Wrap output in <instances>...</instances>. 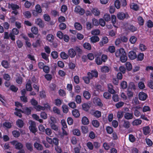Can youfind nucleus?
<instances>
[{
	"label": "nucleus",
	"instance_id": "1",
	"mask_svg": "<svg viewBox=\"0 0 153 153\" xmlns=\"http://www.w3.org/2000/svg\"><path fill=\"white\" fill-rule=\"evenodd\" d=\"M135 86L134 83L131 82L129 85V86L127 89L126 94L128 97L129 99H130L133 96V93L132 92V89H135Z\"/></svg>",
	"mask_w": 153,
	"mask_h": 153
},
{
	"label": "nucleus",
	"instance_id": "2",
	"mask_svg": "<svg viewBox=\"0 0 153 153\" xmlns=\"http://www.w3.org/2000/svg\"><path fill=\"white\" fill-rule=\"evenodd\" d=\"M117 17L120 20H123L124 19H128L129 16L127 13H124L122 12H119L117 14Z\"/></svg>",
	"mask_w": 153,
	"mask_h": 153
},
{
	"label": "nucleus",
	"instance_id": "3",
	"mask_svg": "<svg viewBox=\"0 0 153 153\" xmlns=\"http://www.w3.org/2000/svg\"><path fill=\"white\" fill-rule=\"evenodd\" d=\"M22 1H25V7L29 8L35 4V0H22Z\"/></svg>",
	"mask_w": 153,
	"mask_h": 153
},
{
	"label": "nucleus",
	"instance_id": "4",
	"mask_svg": "<svg viewBox=\"0 0 153 153\" xmlns=\"http://www.w3.org/2000/svg\"><path fill=\"white\" fill-rule=\"evenodd\" d=\"M29 128L31 132L33 133H35L37 131L35 122L32 121L30 126H29Z\"/></svg>",
	"mask_w": 153,
	"mask_h": 153
},
{
	"label": "nucleus",
	"instance_id": "5",
	"mask_svg": "<svg viewBox=\"0 0 153 153\" xmlns=\"http://www.w3.org/2000/svg\"><path fill=\"white\" fill-rule=\"evenodd\" d=\"M94 103L96 105L99 106L100 107H102L103 106V104L101 102V100L97 97H94L93 99Z\"/></svg>",
	"mask_w": 153,
	"mask_h": 153
},
{
	"label": "nucleus",
	"instance_id": "6",
	"mask_svg": "<svg viewBox=\"0 0 153 153\" xmlns=\"http://www.w3.org/2000/svg\"><path fill=\"white\" fill-rule=\"evenodd\" d=\"M35 23L39 27L43 28L45 27V24L43 21L40 18H37L35 20Z\"/></svg>",
	"mask_w": 153,
	"mask_h": 153
},
{
	"label": "nucleus",
	"instance_id": "7",
	"mask_svg": "<svg viewBox=\"0 0 153 153\" xmlns=\"http://www.w3.org/2000/svg\"><path fill=\"white\" fill-rule=\"evenodd\" d=\"M87 75L90 78L92 79L93 77H98V72L96 70H92L91 72H88Z\"/></svg>",
	"mask_w": 153,
	"mask_h": 153
},
{
	"label": "nucleus",
	"instance_id": "8",
	"mask_svg": "<svg viewBox=\"0 0 153 153\" xmlns=\"http://www.w3.org/2000/svg\"><path fill=\"white\" fill-rule=\"evenodd\" d=\"M139 98L140 100L144 101L146 100L148 97V95L146 93L143 92H140L138 95Z\"/></svg>",
	"mask_w": 153,
	"mask_h": 153
},
{
	"label": "nucleus",
	"instance_id": "9",
	"mask_svg": "<svg viewBox=\"0 0 153 153\" xmlns=\"http://www.w3.org/2000/svg\"><path fill=\"white\" fill-rule=\"evenodd\" d=\"M111 68L110 66H103L101 68V71L103 73H108L111 70Z\"/></svg>",
	"mask_w": 153,
	"mask_h": 153
},
{
	"label": "nucleus",
	"instance_id": "10",
	"mask_svg": "<svg viewBox=\"0 0 153 153\" xmlns=\"http://www.w3.org/2000/svg\"><path fill=\"white\" fill-rule=\"evenodd\" d=\"M125 52L124 48H119L118 49L115 53V56L116 57H120L123 53Z\"/></svg>",
	"mask_w": 153,
	"mask_h": 153
},
{
	"label": "nucleus",
	"instance_id": "11",
	"mask_svg": "<svg viewBox=\"0 0 153 153\" xmlns=\"http://www.w3.org/2000/svg\"><path fill=\"white\" fill-rule=\"evenodd\" d=\"M75 12L78 13L80 15H82L85 13V10L79 6H76L74 10Z\"/></svg>",
	"mask_w": 153,
	"mask_h": 153
},
{
	"label": "nucleus",
	"instance_id": "12",
	"mask_svg": "<svg viewBox=\"0 0 153 153\" xmlns=\"http://www.w3.org/2000/svg\"><path fill=\"white\" fill-rule=\"evenodd\" d=\"M8 7L9 9H12L13 10L19 9V6L18 5L12 3H8Z\"/></svg>",
	"mask_w": 153,
	"mask_h": 153
},
{
	"label": "nucleus",
	"instance_id": "13",
	"mask_svg": "<svg viewBox=\"0 0 153 153\" xmlns=\"http://www.w3.org/2000/svg\"><path fill=\"white\" fill-rule=\"evenodd\" d=\"M101 53H98V55L95 54V57H96L95 59V62L98 65H101L102 62V61L101 58H100L99 56H100Z\"/></svg>",
	"mask_w": 153,
	"mask_h": 153
},
{
	"label": "nucleus",
	"instance_id": "14",
	"mask_svg": "<svg viewBox=\"0 0 153 153\" xmlns=\"http://www.w3.org/2000/svg\"><path fill=\"white\" fill-rule=\"evenodd\" d=\"M128 56L130 59L133 60L136 58L137 56L135 52L133 51H131L128 53Z\"/></svg>",
	"mask_w": 153,
	"mask_h": 153
},
{
	"label": "nucleus",
	"instance_id": "15",
	"mask_svg": "<svg viewBox=\"0 0 153 153\" xmlns=\"http://www.w3.org/2000/svg\"><path fill=\"white\" fill-rule=\"evenodd\" d=\"M31 107H25L23 108V110H22V112L25 113L27 115H29L31 113Z\"/></svg>",
	"mask_w": 153,
	"mask_h": 153
},
{
	"label": "nucleus",
	"instance_id": "16",
	"mask_svg": "<svg viewBox=\"0 0 153 153\" xmlns=\"http://www.w3.org/2000/svg\"><path fill=\"white\" fill-rule=\"evenodd\" d=\"M108 39L107 37H102L101 41L99 42V44L100 47H102L104 45L107 43L108 42Z\"/></svg>",
	"mask_w": 153,
	"mask_h": 153
},
{
	"label": "nucleus",
	"instance_id": "17",
	"mask_svg": "<svg viewBox=\"0 0 153 153\" xmlns=\"http://www.w3.org/2000/svg\"><path fill=\"white\" fill-rule=\"evenodd\" d=\"M68 54L70 57L73 58L76 55V52L73 48H70L68 50Z\"/></svg>",
	"mask_w": 153,
	"mask_h": 153
},
{
	"label": "nucleus",
	"instance_id": "18",
	"mask_svg": "<svg viewBox=\"0 0 153 153\" xmlns=\"http://www.w3.org/2000/svg\"><path fill=\"white\" fill-rule=\"evenodd\" d=\"M124 117L126 119L129 120L132 119L134 117V115L133 113L126 112L124 114Z\"/></svg>",
	"mask_w": 153,
	"mask_h": 153
},
{
	"label": "nucleus",
	"instance_id": "19",
	"mask_svg": "<svg viewBox=\"0 0 153 153\" xmlns=\"http://www.w3.org/2000/svg\"><path fill=\"white\" fill-rule=\"evenodd\" d=\"M34 146L38 150L42 151L43 149V146L41 144L37 142L34 143Z\"/></svg>",
	"mask_w": 153,
	"mask_h": 153
},
{
	"label": "nucleus",
	"instance_id": "20",
	"mask_svg": "<svg viewBox=\"0 0 153 153\" xmlns=\"http://www.w3.org/2000/svg\"><path fill=\"white\" fill-rule=\"evenodd\" d=\"M25 146L27 149L30 152L33 150V144L30 142H27L25 143Z\"/></svg>",
	"mask_w": 153,
	"mask_h": 153
},
{
	"label": "nucleus",
	"instance_id": "21",
	"mask_svg": "<svg viewBox=\"0 0 153 153\" xmlns=\"http://www.w3.org/2000/svg\"><path fill=\"white\" fill-rule=\"evenodd\" d=\"M108 91L110 94H113L115 93V91L114 89V87L111 84H108Z\"/></svg>",
	"mask_w": 153,
	"mask_h": 153
},
{
	"label": "nucleus",
	"instance_id": "22",
	"mask_svg": "<svg viewBox=\"0 0 153 153\" xmlns=\"http://www.w3.org/2000/svg\"><path fill=\"white\" fill-rule=\"evenodd\" d=\"M92 13L95 16H98L100 14V10L97 8H93L91 10Z\"/></svg>",
	"mask_w": 153,
	"mask_h": 153
},
{
	"label": "nucleus",
	"instance_id": "23",
	"mask_svg": "<svg viewBox=\"0 0 153 153\" xmlns=\"http://www.w3.org/2000/svg\"><path fill=\"white\" fill-rule=\"evenodd\" d=\"M143 133L144 135H147L150 132V129L149 126H147L143 128Z\"/></svg>",
	"mask_w": 153,
	"mask_h": 153
},
{
	"label": "nucleus",
	"instance_id": "24",
	"mask_svg": "<svg viewBox=\"0 0 153 153\" xmlns=\"http://www.w3.org/2000/svg\"><path fill=\"white\" fill-rule=\"evenodd\" d=\"M73 116L76 118L80 116V113L78 110L74 109L72 111Z\"/></svg>",
	"mask_w": 153,
	"mask_h": 153
},
{
	"label": "nucleus",
	"instance_id": "25",
	"mask_svg": "<svg viewBox=\"0 0 153 153\" xmlns=\"http://www.w3.org/2000/svg\"><path fill=\"white\" fill-rule=\"evenodd\" d=\"M83 97L86 100H88L91 97V94L88 91H84L83 92Z\"/></svg>",
	"mask_w": 153,
	"mask_h": 153
},
{
	"label": "nucleus",
	"instance_id": "26",
	"mask_svg": "<svg viewBox=\"0 0 153 153\" xmlns=\"http://www.w3.org/2000/svg\"><path fill=\"white\" fill-rule=\"evenodd\" d=\"M82 122L83 124L87 125L89 124V121L88 119L86 117L84 116L82 118Z\"/></svg>",
	"mask_w": 153,
	"mask_h": 153
},
{
	"label": "nucleus",
	"instance_id": "27",
	"mask_svg": "<svg viewBox=\"0 0 153 153\" xmlns=\"http://www.w3.org/2000/svg\"><path fill=\"white\" fill-rule=\"evenodd\" d=\"M16 124L19 127L22 128L24 126L23 121L21 119H18L16 122Z\"/></svg>",
	"mask_w": 153,
	"mask_h": 153
},
{
	"label": "nucleus",
	"instance_id": "28",
	"mask_svg": "<svg viewBox=\"0 0 153 153\" xmlns=\"http://www.w3.org/2000/svg\"><path fill=\"white\" fill-rule=\"evenodd\" d=\"M3 126L4 127L9 129L12 127V123L9 121H5L3 123Z\"/></svg>",
	"mask_w": 153,
	"mask_h": 153
},
{
	"label": "nucleus",
	"instance_id": "29",
	"mask_svg": "<svg viewBox=\"0 0 153 153\" xmlns=\"http://www.w3.org/2000/svg\"><path fill=\"white\" fill-rule=\"evenodd\" d=\"M120 57V61L122 62H126L127 59V56L126 55V52H125L124 53H123Z\"/></svg>",
	"mask_w": 153,
	"mask_h": 153
},
{
	"label": "nucleus",
	"instance_id": "30",
	"mask_svg": "<svg viewBox=\"0 0 153 153\" xmlns=\"http://www.w3.org/2000/svg\"><path fill=\"white\" fill-rule=\"evenodd\" d=\"M82 107L83 109L85 111H88L90 108V106L88 104L84 103L82 104Z\"/></svg>",
	"mask_w": 153,
	"mask_h": 153
},
{
	"label": "nucleus",
	"instance_id": "31",
	"mask_svg": "<svg viewBox=\"0 0 153 153\" xmlns=\"http://www.w3.org/2000/svg\"><path fill=\"white\" fill-rule=\"evenodd\" d=\"M142 122L141 120L138 119L134 120L132 122V124L133 126H137L141 124Z\"/></svg>",
	"mask_w": 153,
	"mask_h": 153
},
{
	"label": "nucleus",
	"instance_id": "32",
	"mask_svg": "<svg viewBox=\"0 0 153 153\" xmlns=\"http://www.w3.org/2000/svg\"><path fill=\"white\" fill-rule=\"evenodd\" d=\"M91 41L92 43H95L98 42L100 40L99 37L97 36L91 37L90 38Z\"/></svg>",
	"mask_w": 153,
	"mask_h": 153
},
{
	"label": "nucleus",
	"instance_id": "33",
	"mask_svg": "<svg viewBox=\"0 0 153 153\" xmlns=\"http://www.w3.org/2000/svg\"><path fill=\"white\" fill-rule=\"evenodd\" d=\"M46 39L49 42H52L54 39V37L52 34H49L47 35Z\"/></svg>",
	"mask_w": 153,
	"mask_h": 153
},
{
	"label": "nucleus",
	"instance_id": "34",
	"mask_svg": "<svg viewBox=\"0 0 153 153\" xmlns=\"http://www.w3.org/2000/svg\"><path fill=\"white\" fill-rule=\"evenodd\" d=\"M140 108V107L138 106H136L135 107V110L134 111V115L137 117H139L140 116V112L138 110V109Z\"/></svg>",
	"mask_w": 153,
	"mask_h": 153
},
{
	"label": "nucleus",
	"instance_id": "35",
	"mask_svg": "<svg viewBox=\"0 0 153 153\" xmlns=\"http://www.w3.org/2000/svg\"><path fill=\"white\" fill-rule=\"evenodd\" d=\"M74 27L76 29L78 30H81L82 29V26L81 24L77 22L75 23Z\"/></svg>",
	"mask_w": 153,
	"mask_h": 153
},
{
	"label": "nucleus",
	"instance_id": "36",
	"mask_svg": "<svg viewBox=\"0 0 153 153\" xmlns=\"http://www.w3.org/2000/svg\"><path fill=\"white\" fill-rule=\"evenodd\" d=\"M81 129L83 134H85L88 131V127L86 126H81Z\"/></svg>",
	"mask_w": 153,
	"mask_h": 153
},
{
	"label": "nucleus",
	"instance_id": "37",
	"mask_svg": "<svg viewBox=\"0 0 153 153\" xmlns=\"http://www.w3.org/2000/svg\"><path fill=\"white\" fill-rule=\"evenodd\" d=\"M31 30L33 33L35 35L37 34L38 33V28L35 26L32 27L31 28Z\"/></svg>",
	"mask_w": 153,
	"mask_h": 153
},
{
	"label": "nucleus",
	"instance_id": "38",
	"mask_svg": "<svg viewBox=\"0 0 153 153\" xmlns=\"http://www.w3.org/2000/svg\"><path fill=\"white\" fill-rule=\"evenodd\" d=\"M30 103L31 105L33 106V108L36 106L38 104V102L33 98L32 99L30 100Z\"/></svg>",
	"mask_w": 153,
	"mask_h": 153
},
{
	"label": "nucleus",
	"instance_id": "39",
	"mask_svg": "<svg viewBox=\"0 0 153 153\" xmlns=\"http://www.w3.org/2000/svg\"><path fill=\"white\" fill-rule=\"evenodd\" d=\"M93 115L95 117L98 118L101 116V113L100 111L96 110L94 112Z\"/></svg>",
	"mask_w": 153,
	"mask_h": 153
},
{
	"label": "nucleus",
	"instance_id": "40",
	"mask_svg": "<svg viewBox=\"0 0 153 153\" xmlns=\"http://www.w3.org/2000/svg\"><path fill=\"white\" fill-rule=\"evenodd\" d=\"M69 56V55L64 52H62L60 53L61 57L63 59H66L68 58Z\"/></svg>",
	"mask_w": 153,
	"mask_h": 153
},
{
	"label": "nucleus",
	"instance_id": "41",
	"mask_svg": "<svg viewBox=\"0 0 153 153\" xmlns=\"http://www.w3.org/2000/svg\"><path fill=\"white\" fill-rule=\"evenodd\" d=\"M123 127L127 129L129 128L130 126L129 122L127 120H124L123 124Z\"/></svg>",
	"mask_w": 153,
	"mask_h": 153
},
{
	"label": "nucleus",
	"instance_id": "42",
	"mask_svg": "<svg viewBox=\"0 0 153 153\" xmlns=\"http://www.w3.org/2000/svg\"><path fill=\"white\" fill-rule=\"evenodd\" d=\"M1 64L5 68H9V64L7 61L3 60L1 62Z\"/></svg>",
	"mask_w": 153,
	"mask_h": 153
},
{
	"label": "nucleus",
	"instance_id": "43",
	"mask_svg": "<svg viewBox=\"0 0 153 153\" xmlns=\"http://www.w3.org/2000/svg\"><path fill=\"white\" fill-rule=\"evenodd\" d=\"M23 147V146L22 143L18 142L15 145V148L17 149L20 150L22 149Z\"/></svg>",
	"mask_w": 153,
	"mask_h": 153
},
{
	"label": "nucleus",
	"instance_id": "44",
	"mask_svg": "<svg viewBox=\"0 0 153 153\" xmlns=\"http://www.w3.org/2000/svg\"><path fill=\"white\" fill-rule=\"evenodd\" d=\"M104 97L106 99H110L111 97V95L110 93L107 92H105L103 94Z\"/></svg>",
	"mask_w": 153,
	"mask_h": 153
},
{
	"label": "nucleus",
	"instance_id": "45",
	"mask_svg": "<svg viewBox=\"0 0 153 153\" xmlns=\"http://www.w3.org/2000/svg\"><path fill=\"white\" fill-rule=\"evenodd\" d=\"M92 123L93 126L95 128H98L100 125L99 121L97 120H93L92 121Z\"/></svg>",
	"mask_w": 153,
	"mask_h": 153
},
{
	"label": "nucleus",
	"instance_id": "46",
	"mask_svg": "<svg viewBox=\"0 0 153 153\" xmlns=\"http://www.w3.org/2000/svg\"><path fill=\"white\" fill-rule=\"evenodd\" d=\"M10 89L14 92H16L18 90V88L14 85H12L10 86Z\"/></svg>",
	"mask_w": 153,
	"mask_h": 153
},
{
	"label": "nucleus",
	"instance_id": "47",
	"mask_svg": "<svg viewBox=\"0 0 153 153\" xmlns=\"http://www.w3.org/2000/svg\"><path fill=\"white\" fill-rule=\"evenodd\" d=\"M55 105L57 106H60L62 103V101L60 99L57 98L54 100Z\"/></svg>",
	"mask_w": 153,
	"mask_h": 153
},
{
	"label": "nucleus",
	"instance_id": "48",
	"mask_svg": "<svg viewBox=\"0 0 153 153\" xmlns=\"http://www.w3.org/2000/svg\"><path fill=\"white\" fill-rule=\"evenodd\" d=\"M74 134L79 136L81 135V132L80 130L78 129H75L73 130Z\"/></svg>",
	"mask_w": 153,
	"mask_h": 153
},
{
	"label": "nucleus",
	"instance_id": "49",
	"mask_svg": "<svg viewBox=\"0 0 153 153\" xmlns=\"http://www.w3.org/2000/svg\"><path fill=\"white\" fill-rule=\"evenodd\" d=\"M138 22L140 25H142L144 23V20L143 18L141 16H139L137 18Z\"/></svg>",
	"mask_w": 153,
	"mask_h": 153
},
{
	"label": "nucleus",
	"instance_id": "50",
	"mask_svg": "<svg viewBox=\"0 0 153 153\" xmlns=\"http://www.w3.org/2000/svg\"><path fill=\"white\" fill-rule=\"evenodd\" d=\"M126 66L127 70L131 71L132 68V65L131 63L129 62H127L126 63Z\"/></svg>",
	"mask_w": 153,
	"mask_h": 153
},
{
	"label": "nucleus",
	"instance_id": "51",
	"mask_svg": "<svg viewBox=\"0 0 153 153\" xmlns=\"http://www.w3.org/2000/svg\"><path fill=\"white\" fill-rule=\"evenodd\" d=\"M59 144V140L56 137H54L52 139V145L54 144L56 146Z\"/></svg>",
	"mask_w": 153,
	"mask_h": 153
},
{
	"label": "nucleus",
	"instance_id": "52",
	"mask_svg": "<svg viewBox=\"0 0 153 153\" xmlns=\"http://www.w3.org/2000/svg\"><path fill=\"white\" fill-rule=\"evenodd\" d=\"M34 109L37 111H40L41 110H45V108H44L43 106L38 105L34 107Z\"/></svg>",
	"mask_w": 153,
	"mask_h": 153
},
{
	"label": "nucleus",
	"instance_id": "53",
	"mask_svg": "<svg viewBox=\"0 0 153 153\" xmlns=\"http://www.w3.org/2000/svg\"><path fill=\"white\" fill-rule=\"evenodd\" d=\"M13 136L15 137H19L20 135V133L17 130H14L12 132Z\"/></svg>",
	"mask_w": 153,
	"mask_h": 153
},
{
	"label": "nucleus",
	"instance_id": "54",
	"mask_svg": "<svg viewBox=\"0 0 153 153\" xmlns=\"http://www.w3.org/2000/svg\"><path fill=\"white\" fill-rule=\"evenodd\" d=\"M75 101L77 103L80 104L82 102V98L81 96L79 95H77L75 97Z\"/></svg>",
	"mask_w": 153,
	"mask_h": 153
},
{
	"label": "nucleus",
	"instance_id": "55",
	"mask_svg": "<svg viewBox=\"0 0 153 153\" xmlns=\"http://www.w3.org/2000/svg\"><path fill=\"white\" fill-rule=\"evenodd\" d=\"M26 90L28 91H31L32 90V88L30 83H27L26 85Z\"/></svg>",
	"mask_w": 153,
	"mask_h": 153
},
{
	"label": "nucleus",
	"instance_id": "56",
	"mask_svg": "<svg viewBox=\"0 0 153 153\" xmlns=\"http://www.w3.org/2000/svg\"><path fill=\"white\" fill-rule=\"evenodd\" d=\"M53 110L54 113L58 115L60 114V111L57 107H54L53 108Z\"/></svg>",
	"mask_w": 153,
	"mask_h": 153
},
{
	"label": "nucleus",
	"instance_id": "57",
	"mask_svg": "<svg viewBox=\"0 0 153 153\" xmlns=\"http://www.w3.org/2000/svg\"><path fill=\"white\" fill-rule=\"evenodd\" d=\"M58 93L59 96L61 97H64L66 95L65 91L64 90L61 89L59 90Z\"/></svg>",
	"mask_w": 153,
	"mask_h": 153
},
{
	"label": "nucleus",
	"instance_id": "58",
	"mask_svg": "<svg viewBox=\"0 0 153 153\" xmlns=\"http://www.w3.org/2000/svg\"><path fill=\"white\" fill-rule=\"evenodd\" d=\"M103 18L106 21L108 22L111 19L110 16L109 14H105Z\"/></svg>",
	"mask_w": 153,
	"mask_h": 153
},
{
	"label": "nucleus",
	"instance_id": "59",
	"mask_svg": "<svg viewBox=\"0 0 153 153\" xmlns=\"http://www.w3.org/2000/svg\"><path fill=\"white\" fill-rule=\"evenodd\" d=\"M86 146L89 149L92 150L93 149L94 145L91 142H88L87 143Z\"/></svg>",
	"mask_w": 153,
	"mask_h": 153
},
{
	"label": "nucleus",
	"instance_id": "60",
	"mask_svg": "<svg viewBox=\"0 0 153 153\" xmlns=\"http://www.w3.org/2000/svg\"><path fill=\"white\" fill-rule=\"evenodd\" d=\"M120 86L123 89H126L127 87V82L125 81H123L121 83Z\"/></svg>",
	"mask_w": 153,
	"mask_h": 153
},
{
	"label": "nucleus",
	"instance_id": "61",
	"mask_svg": "<svg viewBox=\"0 0 153 153\" xmlns=\"http://www.w3.org/2000/svg\"><path fill=\"white\" fill-rule=\"evenodd\" d=\"M144 55L143 53H140L137 56V60L138 61H142L144 59Z\"/></svg>",
	"mask_w": 153,
	"mask_h": 153
},
{
	"label": "nucleus",
	"instance_id": "62",
	"mask_svg": "<svg viewBox=\"0 0 153 153\" xmlns=\"http://www.w3.org/2000/svg\"><path fill=\"white\" fill-rule=\"evenodd\" d=\"M51 55L54 59H56L58 57L57 52L55 51L52 52L51 53Z\"/></svg>",
	"mask_w": 153,
	"mask_h": 153
},
{
	"label": "nucleus",
	"instance_id": "63",
	"mask_svg": "<svg viewBox=\"0 0 153 153\" xmlns=\"http://www.w3.org/2000/svg\"><path fill=\"white\" fill-rule=\"evenodd\" d=\"M20 99L22 101L26 103L27 102V98L25 96H22L20 97Z\"/></svg>",
	"mask_w": 153,
	"mask_h": 153
},
{
	"label": "nucleus",
	"instance_id": "64",
	"mask_svg": "<svg viewBox=\"0 0 153 153\" xmlns=\"http://www.w3.org/2000/svg\"><path fill=\"white\" fill-rule=\"evenodd\" d=\"M101 59L102 62H105L108 59V56L107 55L103 54L102 55Z\"/></svg>",
	"mask_w": 153,
	"mask_h": 153
}]
</instances>
